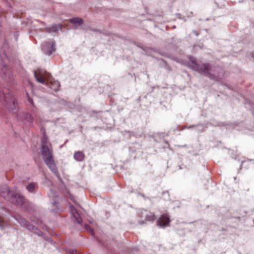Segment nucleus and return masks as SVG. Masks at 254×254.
I'll return each mask as SVG.
<instances>
[{
    "label": "nucleus",
    "mask_w": 254,
    "mask_h": 254,
    "mask_svg": "<svg viewBox=\"0 0 254 254\" xmlns=\"http://www.w3.org/2000/svg\"><path fill=\"white\" fill-rule=\"evenodd\" d=\"M41 154L46 164L54 173L56 174L58 171L53 157L52 145L48 141L45 135L42 139Z\"/></svg>",
    "instance_id": "obj_1"
},
{
    "label": "nucleus",
    "mask_w": 254,
    "mask_h": 254,
    "mask_svg": "<svg viewBox=\"0 0 254 254\" xmlns=\"http://www.w3.org/2000/svg\"><path fill=\"white\" fill-rule=\"evenodd\" d=\"M8 61V56L2 49L0 50V75L4 81L10 83L13 77L11 68L6 65Z\"/></svg>",
    "instance_id": "obj_2"
},
{
    "label": "nucleus",
    "mask_w": 254,
    "mask_h": 254,
    "mask_svg": "<svg viewBox=\"0 0 254 254\" xmlns=\"http://www.w3.org/2000/svg\"><path fill=\"white\" fill-rule=\"evenodd\" d=\"M34 74L38 82L46 85L55 91L59 90L60 86V83L54 80L50 73L45 72L43 74L41 72L34 71Z\"/></svg>",
    "instance_id": "obj_3"
},
{
    "label": "nucleus",
    "mask_w": 254,
    "mask_h": 254,
    "mask_svg": "<svg viewBox=\"0 0 254 254\" xmlns=\"http://www.w3.org/2000/svg\"><path fill=\"white\" fill-rule=\"evenodd\" d=\"M190 64H189L190 68L199 72H204L209 74L211 71V65L209 64H203L200 66L197 63L196 59L191 57L190 58Z\"/></svg>",
    "instance_id": "obj_4"
},
{
    "label": "nucleus",
    "mask_w": 254,
    "mask_h": 254,
    "mask_svg": "<svg viewBox=\"0 0 254 254\" xmlns=\"http://www.w3.org/2000/svg\"><path fill=\"white\" fill-rule=\"evenodd\" d=\"M4 101L5 106L9 111L13 113H16L18 112V107L16 104L13 93L11 91L8 92L7 96H5Z\"/></svg>",
    "instance_id": "obj_5"
},
{
    "label": "nucleus",
    "mask_w": 254,
    "mask_h": 254,
    "mask_svg": "<svg viewBox=\"0 0 254 254\" xmlns=\"http://www.w3.org/2000/svg\"><path fill=\"white\" fill-rule=\"evenodd\" d=\"M25 199L23 196L18 194H12L8 201L16 205L23 207L25 204Z\"/></svg>",
    "instance_id": "obj_6"
},
{
    "label": "nucleus",
    "mask_w": 254,
    "mask_h": 254,
    "mask_svg": "<svg viewBox=\"0 0 254 254\" xmlns=\"http://www.w3.org/2000/svg\"><path fill=\"white\" fill-rule=\"evenodd\" d=\"M20 120L24 124L32 125L34 120V117L28 113H23L20 117Z\"/></svg>",
    "instance_id": "obj_7"
},
{
    "label": "nucleus",
    "mask_w": 254,
    "mask_h": 254,
    "mask_svg": "<svg viewBox=\"0 0 254 254\" xmlns=\"http://www.w3.org/2000/svg\"><path fill=\"white\" fill-rule=\"evenodd\" d=\"M13 193L10 191L8 187L5 185L0 189V194L4 199L8 200Z\"/></svg>",
    "instance_id": "obj_8"
},
{
    "label": "nucleus",
    "mask_w": 254,
    "mask_h": 254,
    "mask_svg": "<svg viewBox=\"0 0 254 254\" xmlns=\"http://www.w3.org/2000/svg\"><path fill=\"white\" fill-rule=\"evenodd\" d=\"M170 220L168 216L163 214L161 216L157 221V225L160 227L167 226L170 223Z\"/></svg>",
    "instance_id": "obj_9"
},
{
    "label": "nucleus",
    "mask_w": 254,
    "mask_h": 254,
    "mask_svg": "<svg viewBox=\"0 0 254 254\" xmlns=\"http://www.w3.org/2000/svg\"><path fill=\"white\" fill-rule=\"evenodd\" d=\"M17 221L20 224L21 226H24L29 230L33 232L34 230H38V228L34 227L32 225L27 222L24 219L19 217L16 218Z\"/></svg>",
    "instance_id": "obj_10"
},
{
    "label": "nucleus",
    "mask_w": 254,
    "mask_h": 254,
    "mask_svg": "<svg viewBox=\"0 0 254 254\" xmlns=\"http://www.w3.org/2000/svg\"><path fill=\"white\" fill-rule=\"evenodd\" d=\"M70 211L73 220L78 224H81L82 219L77 210L73 206H70Z\"/></svg>",
    "instance_id": "obj_11"
},
{
    "label": "nucleus",
    "mask_w": 254,
    "mask_h": 254,
    "mask_svg": "<svg viewBox=\"0 0 254 254\" xmlns=\"http://www.w3.org/2000/svg\"><path fill=\"white\" fill-rule=\"evenodd\" d=\"M49 197L52 198V204L54 206H55L57 208L58 210H60V209L58 206V197L57 194V192L52 189L50 190V193H48Z\"/></svg>",
    "instance_id": "obj_12"
},
{
    "label": "nucleus",
    "mask_w": 254,
    "mask_h": 254,
    "mask_svg": "<svg viewBox=\"0 0 254 254\" xmlns=\"http://www.w3.org/2000/svg\"><path fill=\"white\" fill-rule=\"evenodd\" d=\"M84 154L82 151H77L74 154L73 157L77 161H82L84 159Z\"/></svg>",
    "instance_id": "obj_13"
},
{
    "label": "nucleus",
    "mask_w": 254,
    "mask_h": 254,
    "mask_svg": "<svg viewBox=\"0 0 254 254\" xmlns=\"http://www.w3.org/2000/svg\"><path fill=\"white\" fill-rule=\"evenodd\" d=\"M37 188V184L36 183H31L26 186V190L31 193H34Z\"/></svg>",
    "instance_id": "obj_14"
},
{
    "label": "nucleus",
    "mask_w": 254,
    "mask_h": 254,
    "mask_svg": "<svg viewBox=\"0 0 254 254\" xmlns=\"http://www.w3.org/2000/svg\"><path fill=\"white\" fill-rule=\"evenodd\" d=\"M53 45L54 43L51 45L50 43H48L46 44L45 48L47 49H46L45 51L48 55H51L52 54V52L55 50Z\"/></svg>",
    "instance_id": "obj_15"
},
{
    "label": "nucleus",
    "mask_w": 254,
    "mask_h": 254,
    "mask_svg": "<svg viewBox=\"0 0 254 254\" xmlns=\"http://www.w3.org/2000/svg\"><path fill=\"white\" fill-rule=\"evenodd\" d=\"M70 23L72 24H77L79 25H81L83 23V20L79 17H75L71 18L69 20Z\"/></svg>",
    "instance_id": "obj_16"
},
{
    "label": "nucleus",
    "mask_w": 254,
    "mask_h": 254,
    "mask_svg": "<svg viewBox=\"0 0 254 254\" xmlns=\"http://www.w3.org/2000/svg\"><path fill=\"white\" fill-rule=\"evenodd\" d=\"M62 27V24L54 25L51 28L50 31L53 32H57L59 29L61 30Z\"/></svg>",
    "instance_id": "obj_17"
},
{
    "label": "nucleus",
    "mask_w": 254,
    "mask_h": 254,
    "mask_svg": "<svg viewBox=\"0 0 254 254\" xmlns=\"http://www.w3.org/2000/svg\"><path fill=\"white\" fill-rule=\"evenodd\" d=\"M155 219V216L153 214L149 212L145 215V220L153 221Z\"/></svg>",
    "instance_id": "obj_18"
},
{
    "label": "nucleus",
    "mask_w": 254,
    "mask_h": 254,
    "mask_svg": "<svg viewBox=\"0 0 254 254\" xmlns=\"http://www.w3.org/2000/svg\"><path fill=\"white\" fill-rule=\"evenodd\" d=\"M6 226V223L0 217V228L1 229H3Z\"/></svg>",
    "instance_id": "obj_19"
},
{
    "label": "nucleus",
    "mask_w": 254,
    "mask_h": 254,
    "mask_svg": "<svg viewBox=\"0 0 254 254\" xmlns=\"http://www.w3.org/2000/svg\"><path fill=\"white\" fill-rule=\"evenodd\" d=\"M85 229L87 231H89L91 232V234L92 235L93 234V229L88 225H85Z\"/></svg>",
    "instance_id": "obj_20"
},
{
    "label": "nucleus",
    "mask_w": 254,
    "mask_h": 254,
    "mask_svg": "<svg viewBox=\"0 0 254 254\" xmlns=\"http://www.w3.org/2000/svg\"><path fill=\"white\" fill-rule=\"evenodd\" d=\"M33 233H35L38 236H42L43 234V233L40 230H39L38 229V230H34V231H33Z\"/></svg>",
    "instance_id": "obj_21"
},
{
    "label": "nucleus",
    "mask_w": 254,
    "mask_h": 254,
    "mask_svg": "<svg viewBox=\"0 0 254 254\" xmlns=\"http://www.w3.org/2000/svg\"><path fill=\"white\" fill-rule=\"evenodd\" d=\"M27 99H28V100L29 101V102L32 105H33V101L32 100V99L29 97V95L27 93Z\"/></svg>",
    "instance_id": "obj_22"
},
{
    "label": "nucleus",
    "mask_w": 254,
    "mask_h": 254,
    "mask_svg": "<svg viewBox=\"0 0 254 254\" xmlns=\"http://www.w3.org/2000/svg\"><path fill=\"white\" fill-rule=\"evenodd\" d=\"M14 36L15 37V41H17L18 37V34L17 32H15L14 33Z\"/></svg>",
    "instance_id": "obj_23"
},
{
    "label": "nucleus",
    "mask_w": 254,
    "mask_h": 254,
    "mask_svg": "<svg viewBox=\"0 0 254 254\" xmlns=\"http://www.w3.org/2000/svg\"><path fill=\"white\" fill-rule=\"evenodd\" d=\"M194 126H195L194 125H192V126H191L188 127H185L184 128H191V127H194Z\"/></svg>",
    "instance_id": "obj_24"
},
{
    "label": "nucleus",
    "mask_w": 254,
    "mask_h": 254,
    "mask_svg": "<svg viewBox=\"0 0 254 254\" xmlns=\"http://www.w3.org/2000/svg\"><path fill=\"white\" fill-rule=\"evenodd\" d=\"M176 15H177V16H178V17L179 18H180V19L181 18V14H179V13H177V14H176Z\"/></svg>",
    "instance_id": "obj_25"
},
{
    "label": "nucleus",
    "mask_w": 254,
    "mask_h": 254,
    "mask_svg": "<svg viewBox=\"0 0 254 254\" xmlns=\"http://www.w3.org/2000/svg\"><path fill=\"white\" fill-rule=\"evenodd\" d=\"M194 33L196 35H198V33L196 31L194 32Z\"/></svg>",
    "instance_id": "obj_26"
},
{
    "label": "nucleus",
    "mask_w": 254,
    "mask_h": 254,
    "mask_svg": "<svg viewBox=\"0 0 254 254\" xmlns=\"http://www.w3.org/2000/svg\"><path fill=\"white\" fill-rule=\"evenodd\" d=\"M184 146L186 147H187V145H184Z\"/></svg>",
    "instance_id": "obj_27"
}]
</instances>
